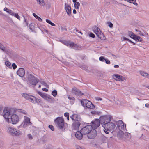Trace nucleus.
<instances>
[{
  "label": "nucleus",
  "mask_w": 149,
  "mask_h": 149,
  "mask_svg": "<svg viewBox=\"0 0 149 149\" xmlns=\"http://www.w3.org/2000/svg\"><path fill=\"white\" fill-rule=\"evenodd\" d=\"M64 116L65 117H67V120H69V115L68 113H65L64 114Z\"/></svg>",
  "instance_id": "42"
},
{
  "label": "nucleus",
  "mask_w": 149,
  "mask_h": 149,
  "mask_svg": "<svg viewBox=\"0 0 149 149\" xmlns=\"http://www.w3.org/2000/svg\"><path fill=\"white\" fill-rule=\"evenodd\" d=\"M70 118L74 122L81 121V118L80 116L77 114H73L70 116Z\"/></svg>",
  "instance_id": "17"
},
{
  "label": "nucleus",
  "mask_w": 149,
  "mask_h": 149,
  "mask_svg": "<svg viewBox=\"0 0 149 149\" xmlns=\"http://www.w3.org/2000/svg\"><path fill=\"white\" fill-rule=\"evenodd\" d=\"M104 57L103 56H101L99 58V60L100 61L104 62L106 60Z\"/></svg>",
  "instance_id": "40"
},
{
  "label": "nucleus",
  "mask_w": 149,
  "mask_h": 149,
  "mask_svg": "<svg viewBox=\"0 0 149 149\" xmlns=\"http://www.w3.org/2000/svg\"><path fill=\"white\" fill-rule=\"evenodd\" d=\"M103 127L104 128H107V130H111L113 129L116 127L115 124L113 123L109 122L107 124H105L103 125Z\"/></svg>",
  "instance_id": "10"
},
{
  "label": "nucleus",
  "mask_w": 149,
  "mask_h": 149,
  "mask_svg": "<svg viewBox=\"0 0 149 149\" xmlns=\"http://www.w3.org/2000/svg\"><path fill=\"white\" fill-rule=\"evenodd\" d=\"M8 132L13 136H19L22 134V132L12 127H8Z\"/></svg>",
  "instance_id": "3"
},
{
  "label": "nucleus",
  "mask_w": 149,
  "mask_h": 149,
  "mask_svg": "<svg viewBox=\"0 0 149 149\" xmlns=\"http://www.w3.org/2000/svg\"><path fill=\"white\" fill-rule=\"evenodd\" d=\"M128 35L131 38L133 39H134V38L136 37V35L134 34V33L131 31H128L127 33Z\"/></svg>",
  "instance_id": "27"
},
{
  "label": "nucleus",
  "mask_w": 149,
  "mask_h": 149,
  "mask_svg": "<svg viewBox=\"0 0 149 149\" xmlns=\"http://www.w3.org/2000/svg\"><path fill=\"white\" fill-rule=\"evenodd\" d=\"M10 114V110L9 109H5L4 110L3 115L4 118L7 120H8L9 116Z\"/></svg>",
  "instance_id": "13"
},
{
  "label": "nucleus",
  "mask_w": 149,
  "mask_h": 149,
  "mask_svg": "<svg viewBox=\"0 0 149 149\" xmlns=\"http://www.w3.org/2000/svg\"><path fill=\"white\" fill-rule=\"evenodd\" d=\"M60 42L68 47H71L72 42L65 40H60Z\"/></svg>",
  "instance_id": "25"
},
{
  "label": "nucleus",
  "mask_w": 149,
  "mask_h": 149,
  "mask_svg": "<svg viewBox=\"0 0 149 149\" xmlns=\"http://www.w3.org/2000/svg\"><path fill=\"white\" fill-rule=\"evenodd\" d=\"M28 79L29 83L33 86H35L38 82L37 79L31 74L28 75Z\"/></svg>",
  "instance_id": "6"
},
{
  "label": "nucleus",
  "mask_w": 149,
  "mask_h": 149,
  "mask_svg": "<svg viewBox=\"0 0 149 149\" xmlns=\"http://www.w3.org/2000/svg\"><path fill=\"white\" fill-rule=\"evenodd\" d=\"M70 48L75 50H80L81 49L80 47L73 42H72Z\"/></svg>",
  "instance_id": "23"
},
{
  "label": "nucleus",
  "mask_w": 149,
  "mask_h": 149,
  "mask_svg": "<svg viewBox=\"0 0 149 149\" xmlns=\"http://www.w3.org/2000/svg\"><path fill=\"white\" fill-rule=\"evenodd\" d=\"M38 93L42 98L43 97L44 95H45V94H44V93H42L41 92H38Z\"/></svg>",
  "instance_id": "51"
},
{
  "label": "nucleus",
  "mask_w": 149,
  "mask_h": 149,
  "mask_svg": "<svg viewBox=\"0 0 149 149\" xmlns=\"http://www.w3.org/2000/svg\"><path fill=\"white\" fill-rule=\"evenodd\" d=\"M145 107H149V104H146L145 105Z\"/></svg>",
  "instance_id": "64"
},
{
  "label": "nucleus",
  "mask_w": 149,
  "mask_h": 149,
  "mask_svg": "<svg viewBox=\"0 0 149 149\" xmlns=\"http://www.w3.org/2000/svg\"><path fill=\"white\" fill-rule=\"evenodd\" d=\"M40 82H41V84H42V85L47 87V85L46 83H45V82L43 81H41Z\"/></svg>",
  "instance_id": "54"
},
{
  "label": "nucleus",
  "mask_w": 149,
  "mask_h": 149,
  "mask_svg": "<svg viewBox=\"0 0 149 149\" xmlns=\"http://www.w3.org/2000/svg\"><path fill=\"white\" fill-rule=\"evenodd\" d=\"M9 10V9H7V8L6 7L5 8H4V11H6L7 12L8 11V10Z\"/></svg>",
  "instance_id": "63"
},
{
  "label": "nucleus",
  "mask_w": 149,
  "mask_h": 149,
  "mask_svg": "<svg viewBox=\"0 0 149 149\" xmlns=\"http://www.w3.org/2000/svg\"><path fill=\"white\" fill-rule=\"evenodd\" d=\"M97 134V132L95 130H91L90 132L88 134L87 136L88 138L92 139L94 138L96 136Z\"/></svg>",
  "instance_id": "14"
},
{
  "label": "nucleus",
  "mask_w": 149,
  "mask_h": 149,
  "mask_svg": "<svg viewBox=\"0 0 149 149\" xmlns=\"http://www.w3.org/2000/svg\"><path fill=\"white\" fill-rule=\"evenodd\" d=\"M80 121L74 122L72 125L73 128L75 130L78 129L81 124Z\"/></svg>",
  "instance_id": "21"
},
{
  "label": "nucleus",
  "mask_w": 149,
  "mask_h": 149,
  "mask_svg": "<svg viewBox=\"0 0 149 149\" xmlns=\"http://www.w3.org/2000/svg\"><path fill=\"white\" fill-rule=\"evenodd\" d=\"M5 64L7 66L9 67L10 68L11 67V63L10 62L8 61H6L5 63Z\"/></svg>",
  "instance_id": "41"
},
{
  "label": "nucleus",
  "mask_w": 149,
  "mask_h": 149,
  "mask_svg": "<svg viewBox=\"0 0 149 149\" xmlns=\"http://www.w3.org/2000/svg\"><path fill=\"white\" fill-rule=\"evenodd\" d=\"M52 94L54 96L56 97L57 95V91L56 90H54L52 92Z\"/></svg>",
  "instance_id": "37"
},
{
  "label": "nucleus",
  "mask_w": 149,
  "mask_h": 149,
  "mask_svg": "<svg viewBox=\"0 0 149 149\" xmlns=\"http://www.w3.org/2000/svg\"><path fill=\"white\" fill-rule=\"evenodd\" d=\"M47 8L49 9L51 7V4L50 3H47L46 5Z\"/></svg>",
  "instance_id": "50"
},
{
  "label": "nucleus",
  "mask_w": 149,
  "mask_h": 149,
  "mask_svg": "<svg viewBox=\"0 0 149 149\" xmlns=\"http://www.w3.org/2000/svg\"><path fill=\"white\" fill-rule=\"evenodd\" d=\"M0 49L4 52H6L4 47L0 43Z\"/></svg>",
  "instance_id": "43"
},
{
  "label": "nucleus",
  "mask_w": 149,
  "mask_h": 149,
  "mask_svg": "<svg viewBox=\"0 0 149 149\" xmlns=\"http://www.w3.org/2000/svg\"><path fill=\"white\" fill-rule=\"evenodd\" d=\"M83 135V134L81 131H78L76 132L75 136L77 139L79 140H81L82 138Z\"/></svg>",
  "instance_id": "24"
},
{
  "label": "nucleus",
  "mask_w": 149,
  "mask_h": 149,
  "mask_svg": "<svg viewBox=\"0 0 149 149\" xmlns=\"http://www.w3.org/2000/svg\"><path fill=\"white\" fill-rule=\"evenodd\" d=\"M49 128H50L52 131H54V128L53 126L52 125H49Z\"/></svg>",
  "instance_id": "45"
},
{
  "label": "nucleus",
  "mask_w": 149,
  "mask_h": 149,
  "mask_svg": "<svg viewBox=\"0 0 149 149\" xmlns=\"http://www.w3.org/2000/svg\"><path fill=\"white\" fill-rule=\"evenodd\" d=\"M121 40L122 41H123L125 40L129 41V39L128 38H126L125 37H123L121 38Z\"/></svg>",
  "instance_id": "47"
},
{
  "label": "nucleus",
  "mask_w": 149,
  "mask_h": 149,
  "mask_svg": "<svg viewBox=\"0 0 149 149\" xmlns=\"http://www.w3.org/2000/svg\"><path fill=\"white\" fill-rule=\"evenodd\" d=\"M81 103L84 107L88 109H93L95 107V106L91 102L86 99L82 100L81 101Z\"/></svg>",
  "instance_id": "4"
},
{
  "label": "nucleus",
  "mask_w": 149,
  "mask_h": 149,
  "mask_svg": "<svg viewBox=\"0 0 149 149\" xmlns=\"http://www.w3.org/2000/svg\"><path fill=\"white\" fill-rule=\"evenodd\" d=\"M106 63L107 64H109L110 63V61L109 60H108L107 59H106V60L105 61Z\"/></svg>",
  "instance_id": "56"
},
{
  "label": "nucleus",
  "mask_w": 149,
  "mask_h": 149,
  "mask_svg": "<svg viewBox=\"0 0 149 149\" xmlns=\"http://www.w3.org/2000/svg\"><path fill=\"white\" fill-rule=\"evenodd\" d=\"M33 15L36 19H38L39 21H42V19L40 17L37 15L35 13H33Z\"/></svg>",
  "instance_id": "33"
},
{
  "label": "nucleus",
  "mask_w": 149,
  "mask_h": 149,
  "mask_svg": "<svg viewBox=\"0 0 149 149\" xmlns=\"http://www.w3.org/2000/svg\"><path fill=\"white\" fill-rule=\"evenodd\" d=\"M49 96V95H47L45 94L44 95L43 98L47 100Z\"/></svg>",
  "instance_id": "53"
},
{
  "label": "nucleus",
  "mask_w": 149,
  "mask_h": 149,
  "mask_svg": "<svg viewBox=\"0 0 149 149\" xmlns=\"http://www.w3.org/2000/svg\"><path fill=\"white\" fill-rule=\"evenodd\" d=\"M31 123L30 118L28 117H25L22 125L24 127H26L28 125Z\"/></svg>",
  "instance_id": "19"
},
{
  "label": "nucleus",
  "mask_w": 149,
  "mask_h": 149,
  "mask_svg": "<svg viewBox=\"0 0 149 149\" xmlns=\"http://www.w3.org/2000/svg\"><path fill=\"white\" fill-rule=\"evenodd\" d=\"M124 135L127 137V136H129L130 135V134L127 132H126L124 134Z\"/></svg>",
  "instance_id": "58"
},
{
  "label": "nucleus",
  "mask_w": 149,
  "mask_h": 149,
  "mask_svg": "<svg viewBox=\"0 0 149 149\" xmlns=\"http://www.w3.org/2000/svg\"><path fill=\"white\" fill-rule=\"evenodd\" d=\"M23 97L29 100L30 97V95L26 93H23L22 94Z\"/></svg>",
  "instance_id": "31"
},
{
  "label": "nucleus",
  "mask_w": 149,
  "mask_h": 149,
  "mask_svg": "<svg viewBox=\"0 0 149 149\" xmlns=\"http://www.w3.org/2000/svg\"><path fill=\"white\" fill-rule=\"evenodd\" d=\"M74 8L75 9H78L80 6V3L78 2H76L74 4Z\"/></svg>",
  "instance_id": "32"
},
{
  "label": "nucleus",
  "mask_w": 149,
  "mask_h": 149,
  "mask_svg": "<svg viewBox=\"0 0 149 149\" xmlns=\"http://www.w3.org/2000/svg\"><path fill=\"white\" fill-rule=\"evenodd\" d=\"M12 123L16 124L19 121V118L18 115L16 114H13L11 116Z\"/></svg>",
  "instance_id": "11"
},
{
  "label": "nucleus",
  "mask_w": 149,
  "mask_h": 149,
  "mask_svg": "<svg viewBox=\"0 0 149 149\" xmlns=\"http://www.w3.org/2000/svg\"><path fill=\"white\" fill-rule=\"evenodd\" d=\"M107 23L108 24V26L110 28H112L113 26V24L112 23H111V22H107Z\"/></svg>",
  "instance_id": "49"
},
{
  "label": "nucleus",
  "mask_w": 149,
  "mask_h": 149,
  "mask_svg": "<svg viewBox=\"0 0 149 149\" xmlns=\"http://www.w3.org/2000/svg\"><path fill=\"white\" fill-rule=\"evenodd\" d=\"M12 66L13 67V69H15L16 68H17V66L14 63H13L12 64Z\"/></svg>",
  "instance_id": "52"
},
{
  "label": "nucleus",
  "mask_w": 149,
  "mask_h": 149,
  "mask_svg": "<svg viewBox=\"0 0 149 149\" xmlns=\"http://www.w3.org/2000/svg\"><path fill=\"white\" fill-rule=\"evenodd\" d=\"M134 38V40L136 41H138L139 42H141V43L143 42V41L142 38L136 35V37Z\"/></svg>",
  "instance_id": "28"
},
{
  "label": "nucleus",
  "mask_w": 149,
  "mask_h": 149,
  "mask_svg": "<svg viewBox=\"0 0 149 149\" xmlns=\"http://www.w3.org/2000/svg\"><path fill=\"white\" fill-rule=\"evenodd\" d=\"M29 139H32V135L31 134H28L27 135Z\"/></svg>",
  "instance_id": "57"
},
{
  "label": "nucleus",
  "mask_w": 149,
  "mask_h": 149,
  "mask_svg": "<svg viewBox=\"0 0 149 149\" xmlns=\"http://www.w3.org/2000/svg\"><path fill=\"white\" fill-rule=\"evenodd\" d=\"M117 135V137L120 139H122L124 136V133L123 130H118Z\"/></svg>",
  "instance_id": "22"
},
{
  "label": "nucleus",
  "mask_w": 149,
  "mask_h": 149,
  "mask_svg": "<svg viewBox=\"0 0 149 149\" xmlns=\"http://www.w3.org/2000/svg\"><path fill=\"white\" fill-rule=\"evenodd\" d=\"M117 127L116 130H123L124 128H126V126L124 125L123 122L121 120H119L116 122Z\"/></svg>",
  "instance_id": "7"
},
{
  "label": "nucleus",
  "mask_w": 149,
  "mask_h": 149,
  "mask_svg": "<svg viewBox=\"0 0 149 149\" xmlns=\"http://www.w3.org/2000/svg\"><path fill=\"white\" fill-rule=\"evenodd\" d=\"M47 101L50 103H53L54 102L55 100L51 96L49 95Z\"/></svg>",
  "instance_id": "29"
},
{
  "label": "nucleus",
  "mask_w": 149,
  "mask_h": 149,
  "mask_svg": "<svg viewBox=\"0 0 149 149\" xmlns=\"http://www.w3.org/2000/svg\"><path fill=\"white\" fill-rule=\"evenodd\" d=\"M93 30L97 36L100 39L104 40L105 38L102 32L100 29L96 26L93 27Z\"/></svg>",
  "instance_id": "2"
},
{
  "label": "nucleus",
  "mask_w": 149,
  "mask_h": 149,
  "mask_svg": "<svg viewBox=\"0 0 149 149\" xmlns=\"http://www.w3.org/2000/svg\"><path fill=\"white\" fill-rule=\"evenodd\" d=\"M46 21L47 23L50 24H51L52 26H55V24L52 22L50 20H49L48 19H46Z\"/></svg>",
  "instance_id": "35"
},
{
  "label": "nucleus",
  "mask_w": 149,
  "mask_h": 149,
  "mask_svg": "<svg viewBox=\"0 0 149 149\" xmlns=\"http://www.w3.org/2000/svg\"><path fill=\"white\" fill-rule=\"evenodd\" d=\"M33 23H31L30 24L29 26V29L31 30H32L33 27Z\"/></svg>",
  "instance_id": "48"
},
{
  "label": "nucleus",
  "mask_w": 149,
  "mask_h": 149,
  "mask_svg": "<svg viewBox=\"0 0 149 149\" xmlns=\"http://www.w3.org/2000/svg\"><path fill=\"white\" fill-rule=\"evenodd\" d=\"M7 13L12 16H13L15 13L13 11L10 10H9L8 11H7Z\"/></svg>",
  "instance_id": "39"
},
{
  "label": "nucleus",
  "mask_w": 149,
  "mask_h": 149,
  "mask_svg": "<svg viewBox=\"0 0 149 149\" xmlns=\"http://www.w3.org/2000/svg\"><path fill=\"white\" fill-rule=\"evenodd\" d=\"M13 16H15L16 18H17L19 20H20V16L18 15L17 13H15Z\"/></svg>",
  "instance_id": "36"
},
{
  "label": "nucleus",
  "mask_w": 149,
  "mask_h": 149,
  "mask_svg": "<svg viewBox=\"0 0 149 149\" xmlns=\"http://www.w3.org/2000/svg\"><path fill=\"white\" fill-rule=\"evenodd\" d=\"M24 24L25 26H27L28 25V23L27 22V20L24 17Z\"/></svg>",
  "instance_id": "44"
},
{
  "label": "nucleus",
  "mask_w": 149,
  "mask_h": 149,
  "mask_svg": "<svg viewBox=\"0 0 149 149\" xmlns=\"http://www.w3.org/2000/svg\"><path fill=\"white\" fill-rule=\"evenodd\" d=\"M104 132L106 134H109V131H110V130H107V128H104V129H103Z\"/></svg>",
  "instance_id": "46"
},
{
  "label": "nucleus",
  "mask_w": 149,
  "mask_h": 149,
  "mask_svg": "<svg viewBox=\"0 0 149 149\" xmlns=\"http://www.w3.org/2000/svg\"><path fill=\"white\" fill-rule=\"evenodd\" d=\"M96 100L97 101L102 100V98L99 97H96L95 98Z\"/></svg>",
  "instance_id": "59"
},
{
  "label": "nucleus",
  "mask_w": 149,
  "mask_h": 149,
  "mask_svg": "<svg viewBox=\"0 0 149 149\" xmlns=\"http://www.w3.org/2000/svg\"><path fill=\"white\" fill-rule=\"evenodd\" d=\"M38 2L39 5L41 6H44L45 5L44 0H40Z\"/></svg>",
  "instance_id": "34"
},
{
  "label": "nucleus",
  "mask_w": 149,
  "mask_h": 149,
  "mask_svg": "<svg viewBox=\"0 0 149 149\" xmlns=\"http://www.w3.org/2000/svg\"><path fill=\"white\" fill-rule=\"evenodd\" d=\"M68 98L69 100H72L74 102L75 101V99L73 97L71 96L70 95H69L68 97Z\"/></svg>",
  "instance_id": "38"
},
{
  "label": "nucleus",
  "mask_w": 149,
  "mask_h": 149,
  "mask_svg": "<svg viewBox=\"0 0 149 149\" xmlns=\"http://www.w3.org/2000/svg\"><path fill=\"white\" fill-rule=\"evenodd\" d=\"M29 101L34 103H38L40 102L39 100L33 96H30V97L28 100Z\"/></svg>",
  "instance_id": "20"
},
{
  "label": "nucleus",
  "mask_w": 149,
  "mask_h": 149,
  "mask_svg": "<svg viewBox=\"0 0 149 149\" xmlns=\"http://www.w3.org/2000/svg\"><path fill=\"white\" fill-rule=\"evenodd\" d=\"M139 72L140 74L143 76L149 79V74L148 73L142 71H140Z\"/></svg>",
  "instance_id": "26"
},
{
  "label": "nucleus",
  "mask_w": 149,
  "mask_h": 149,
  "mask_svg": "<svg viewBox=\"0 0 149 149\" xmlns=\"http://www.w3.org/2000/svg\"><path fill=\"white\" fill-rule=\"evenodd\" d=\"M134 2H136V0H129V1L130 3H132Z\"/></svg>",
  "instance_id": "60"
},
{
  "label": "nucleus",
  "mask_w": 149,
  "mask_h": 149,
  "mask_svg": "<svg viewBox=\"0 0 149 149\" xmlns=\"http://www.w3.org/2000/svg\"><path fill=\"white\" fill-rule=\"evenodd\" d=\"M111 118V116L107 115L104 116H101L100 118V123L103 124H107L109 122Z\"/></svg>",
  "instance_id": "5"
},
{
  "label": "nucleus",
  "mask_w": 149,
  "mask_h": 149,
  "mask_svg": "<svg viewBox=\"0 0 149 149\" xmlns=\"http://www.w3.org/2000/svg\"><path fill=\"white\" fill-rule=\"evenodd\" d=\"M100 124V120L97 119L94 121H92L91 123V125H90L91 127V130L93 129V130H95L99 126Z\"/></svg>",
  "instance_id": "8"
},
{
  "label": "nucleus",
  "mask_w": 149,
  "mask_h": 149,
  "mask_svg": "<svg viewBox=\"0 0 149 149\" xmlns=\"http://www.w3.org/2000/svg\"><path fill=\"white\" fill-rule=\"evenodd\" d=\"M112 55L113 56V58L115 59L117 58V57H118V56H115V55L113 54H112Z\"/></svg>",
  "instance_id": "61"
},
{
  "label": "nucleus",
  "mask_w": 149,
  "mask_h": 149,
  "mask_svg": "<svg viewBox=\"0 0 149 149\" xmlns=\"http://www.w3.org/2000/svg\"><path fill=\"white\" fill-rule=\"evenodd\" d=\"M72 92L77 96H81L84 94L80 91L75 87L73 88Z\"/></svg>",
  "instance_id": "15"
},
{
  "label": "nucleus",
  "mask_w": 149,
  "mask_h": 149,
  "mask_svg": "<svg viewBox=\"0 0 149 149\" xmlns=\"http://www.w3.org/2000/svg\"><path fill=\"white\" fill-rule=\"evenodd\" d=\"M25 73L24 69L22 68H20L17 72V74L21 77H23L24 76Z\"/></svg>",
  "instance_id": "16"
},
{
  "label": "nucleus",
  "mask_w": 149,
  "mask_h": 149,
  "mask_svg": "<svg viewBox=\"0 0 149 149\" xmlns=\"http://www.w3.org/2000/svg\"><path fill=\"white\" fill-rule=\"evenodd\" d=\"M65 9L66 10L67 14L69 16H70L71 14V6L68 4L65 3Z\"/></svg>",
  "instance_id": "18"
},
{
  "label": "nucleus",
  "mask_w": 149,
  "mask_h": 149,
  "mask_svg": "<svg viewBox=\"0 0 149 149\" xmlns=\"http://www.w3.org/2000/svg\"><path fill=\"white\" fill-rule=\"evenodd\" d=\"M139 34L140 35L144 36V35L141 32V31H139Z\"/></svg>",
  "instance_id": "62"
},
{
  "label": "nucleus",
  "mask_w": 149,
  "mask_h": 149,
  "mask_svg": "<svg viewBox=\"0 0 149 149\" xmlns=\"http://www.w3.org/2000/svg\"><path fill=\"white\" fill-rule=\"evenodd\" d=\"M56 126L61 130L64 127V119L61 117H58L54 120Z\"/></svg>",
  "instance_id": "1"
},
{
  "label": "nucleus",
  "mask_w": 149,
  "mask_h": 149,
  "mask_svg": "<svg viewBox=\"0 0 149 149\" xmlns=\"http://www.w3.org/2000/svg\"><path fill=\"white\" fill-rule=\"evenodd\" d=\"M91 128V126L88 125L82 128L81 131L84 135L86 134H88L92 130Z\"/></svg>",
  "instance_id": "9"
},
{
  "label": "nucleus",
  "mask_w": 149,
  "mask_h": 149,
  "mask_svg": "<svg viewBox=\"0 0 149 149\" xmlns=\"http://www.w3.org/2000/svg\"><path fill=\"white\" fill-rule=\"evenodd\" d=\"M89 36L90 37L93 38L95 37V35L94 34H93L92 33H90L89 34Z\"/></svg>",
  "instance_id": "55"
},
{
  "label": "nucleus",
  "mask_w": 149,
  "mask_h": 149,
  "mask_svg": "<svg viewBox=\"0 0 149 149\" xmlns=\"http://www.w3.org/2000/svg\"><path fill=\"white\" fill-rule=\"evenodd\" d=\"M26 111L24 110H22L20 109H18L17 110L15 111V113L17 114L18 113H19L25 114L26 113Z\"/></svg>",
  "instance_id": "30"
},
{
  "label": "nucleus",
  "mask_w": 149,
  "mask_h": 149,
  "mask_svg": "<svg viewBox=\"0 0 149 149\" xmlns=\"http://www.w3.org/2000/svg\"><path fill=\"white\" fill-rule=\"evenodd\" d=\"M113 77L114 79L117 81H122L125 80V79L124 77L118 74H114Z\"/></svg>",
  "instance_id": "12"
}]
</instances>
